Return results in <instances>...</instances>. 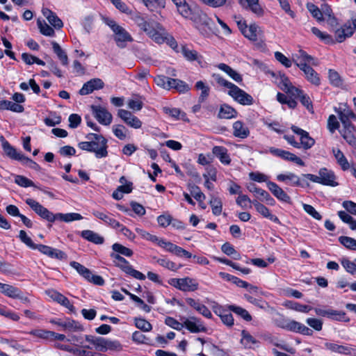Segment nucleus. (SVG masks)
Masks as SVG:
<instances>
[{"label": "nucleus", "instance_id": "obj_1", "mask_svg": "<svg viewBox=\"0 0 356 356\" xmlns=\"http://www.w3.org/2000/svg\"><path fill=\"white\" fill-rule=\"evenodd\" d=\"M177 12L184 19L191 20L195 28L205 38L217 35L218 29L214 22L195 4L190 5L186 0H172Z\"/></svg>", "mask_w": 356, "mask_h": 356}, {"label": "nucleus", "instance_id": "obj_2", "mask_svg": "<svg viewBox=\"0 0 356 356\" xmlns=\"http://www.w3.org/2000/svg\"><path fill=\"white\" fill-rule=\"evenodd\" d=\"M212 78L220 86L228 88V95L240 104L251 105L253 104V98L251 95L235 84L224 79L220 74H213Z\"/></svg>", "mask_w": 356, "mask_h": 356}, {"label": "nucleus", "instance_id": "obj_3", "mask_svg": "<svg viewBox=\"0 0 356 356\" xmlns=\"http://www.w3.org/2000/svg\"><path fill=\"white\" fill-rule=\"evenodd\" d=\"M95 138L90 141L80 142L78 146L82 150L94 152L97 159L106 157L107 140L103 135H95Z\"/></svg>", "mask_w": 356, "mask_h": 356}, {"label": "nucleus", "instance_id": "obj_4", "mask_svg": "<svg viewBox=\"0 0 356 356\" xmlns=\"http://www.w3.org/2000/svg\"><path fill=\"white\" fill-rule=\"evenodd\" d=\"M102 21L113 31V39L118 47L124 48L127 42L134 40L131 34L114 19L107 17H102Z\"/></svg>", "mask_w": 356, "mask_h": 356}, {"label": "nucleus", "instance_id": "obj_5", "mask_svg": "<svg viewBox=\"0 0 356 356\" xmlns=\"http://www.w3.org/2000/svg\"><path fill=\"white\" fill-rule=\"evenodd\" d=\"M302 176L313 183H316L323 186L336 187L339 185L337 177L334 172L327 168L319 169L318 175L302 174Z\"/></svg>", "mask_w": 356, "mask_h": 356}, {"label": "nucleus", "instance_id": "obj_6", "mask_svg": "<svg viewBox=\"0 0 356 356\" xmlns=\"http://www.w3.org/2000/svg\"><path fill=\"white\" fill-rule=\"evenodd\" d=\"M85 339L92 344L96 350L101 352L120 350L122 349L120 343L117 340H111L92 335H86Z\"/></svg>", "mask_w": 356, "mask_h": 356}, {"label": "nucleus", "instance_id": "obj_7", "mask_svg": "<svg viewBox=\"0 0 356 356\" xmlns=\"http://www.w3.org/2000/svg\"><path fill=\"white\" fill-rule=\"evenodd\" d=\"M276 325L283 329L289 331L298 332L303 335L311 336L313 332L304 324L293 320L280 318L276 321Z\"/></svg>", "mask_w": 356, "mask_h": 356}, {"label": "nucleus", "instance_id": "obj_8", "mask_svg": "<svg viewBox=\"0 0 356 356\" xmlns=\"http://www.w3.org/2000/svg\"><path fill=\"white\" fill-rule=\"evenodd\" d=\"M168 284L184 292H193L199 289L197 280L190 277L171 278L168 280Z\"/></svg>", "mask_w": 356, "mask_h": 356}, {"label": "nucleus", "instance_id": "obj_9", "mask_svg": "<svg viewBox=\"0 0 356 356\" xmlns=\"http://www.w3.org/2000/svg\"><path fill=\"white\" fill-rule=\"evenodd\" d=\"M339 120L342 124L345 134H353L356 131V115L349 108H339L338 111Z\"/></svg>", "mask_w": 356, "mask_h": 356}, {"label": "nucleus", "instance_id": "obj_10", "mask_svg": "<svg viewBox=\"0 0 356 356\" xmlns=\"http://www.w3.org/2000/svg\"><path fill=\"white\" fill-rule=\"evenodd\" d=\"M289 144L298 149H308L315 143V140L309 135H284Z\"/></svg>", "mask_w": 356, "mask_h": 356}, {"label": "nucleus", "instance_id": "obj_11", "mask_svg": "<svg viewBox=\"0 0 356 356\" xmlns=\"http://www.w3.org/2000/svg\"><path fill=\"white\" fill-rule=\"evenodd\" d=\"M316 315L327 317L334 321H343L346 314L342 311H337L329 307H316L314 309Z\"/></svg>", "mask_w": 356, "mask_h": 356}, {"label": "nucleus", "instance_id": "obj_12", "mask_svg": "<svg viewBox=\"0 0 356 356\" xmlns=\"http://www.w3.org/2000/svg\"><path fill=\"white\" fill-rule=\"evenodd\" d=\"M276 179L278 181L284 182L291 186H304L305 184L301 181L300 177L291 172H286L285 173L279 174L277 175ZM306 186L309 184L306 183Z\"/></svg>", "mask_w": 356, "mask_h": 356}, {"label": "nucleus", "instance_id": "obj_13", "mask_svg": "<svg viewBox=\"0 0 356 356\" xmlns=\"http://www.w3.org/2000/svg\"><path fill=\"white\" fill-rule=\"evenodd\" d=\"M326 349L336 353L356 356V346L351 345H340L333 342L325 343Z\"/></svg>", "mask_w": 356, "mask_h": 356}, {"label": "nucleus", "instance_id": "obj_14", "mask_svg": "<svg viewBox=\"0 0 356 356\" xmlns=\"http://www.w3.org/2000/svg\"><path fill=\"white\" fill-rule=\"evenodd\" d=\"M92 113L97 121L104 125H109L112 122V115L105 108L99 106H91Z\"/></svg>", "mask_w": 356, "mask_h": 356}, {"label": "nucleus", "instance_id": "obj_15", "mask_svg": "<svg viewBox=\"0 0 356 356\" xmlns=\"http://www.w3.org/2000/svg\"><path fill=\"white\" fill-rule=\"evenodd\" d=\"M50 323L61 327L63 331L76 332L82 330V326L76 321L72 319H51Z\"/></svg>", "mask_w": 356, "mask_h": 356}, {"label": "nucleus", "instance_id": "obj_16", "mask_svg": "<svg viewBox=\"0 0 356 356\" xmlns=\"http://www.w3.org/2000/svg\"><path fill=\"white\" fill-rule=\"evenodd\" d=\"M168 32L165 30L162 25L155 23V25L150 29L147 35L156 43H165V38Z\"/></svg>", "mask_w": 356, "mask_h": 356}, {"label": "nucleus", "instance_id": "obj_17", "mask_svg": "<svg viewBox=\"0 0 356 356\" xmlns=\"http://www.w3.org/2000/svg\"><path fill=\"white\" fill-rule=\"evenodd\" d=\"M118 115L120 117L127 125L135 129L140 128L142 125L141 121L136 116H134L130 111L124 109H119Z\"/></svg>", "mask_w": 356, "mask_h": 356}, {"label": "nucleus", "instance_id": "obj_18", "mask_svg": "<svg viewBox=\"0 0 356 356\" xmlns=\"http://www.w3.org/2000/svg\"><path fill=\"white\" fill-rule=\"evenodd\" d=\"M38 250L51 259L58 260H65L67 259V255L64 252L46 245L39 244Z\"/></svg>", "mask_w": 356, "mask_h": 356}, {"label": "nucleus", "instance_id": "obj_19", "mask_svg": "<svg viewBox=\"0 0 356 356\" xmlns=\"http://www.w3.org/2000/svg\"><path fill=\"white\" fill-rule=\"evenodd\" d=\"M184 327H186L192 333L205 332L207 330L202 322L195 317L184 318Z\"/></svg>", "mask_w": 356, "mask_h": 356}, {"label": "nucleus", "instance_id": "obj_20", "mask_svg": "<svg viewBox=\"0 0 356 356\" xmlns=\"http://www.w3.org/2000/svg\"><path fill=\"white\" fill-rule=\"evenodd\" d=\"M267 187L272 194L280 201L289 203L291 197L287 193L280 187L276 183L273 181L267 182Z\"/></svg>", "mask_w": 356, "mask_h": 356}, {"label": "nucleus", "instance_id": "obj_21", "mask_svg": "<svg viewBox=\"0 0 356 356\" xmlns=\"http://www.w3.org/2000/svg\"><path fill=\"white\" fill-rule=\"evenodd\" d=\"M104 83L100 79H92L88 82L85 83L83 87L79 90L81 95H86L92 93L95 90L103 88Z\"/></svg>", "mask_w": 356, "mask_h": 356}, {"label": "nucleus", "instance_id": "obj_22", "mask_svg": "<svg viewBox=\"0 0 356 356\" xmlns=\"http://www.w3.org/2000/svg\"><path fill=\"white\" fill-rule=\"evenodd\" d=\"M26 203L42 218L49 220L51 211L32 198L26 200Z\"/></svg>", "mask_w": 356, "mask_h": 356}, {"label": "nucleus", "instance_id": "obj_23", "mask_svg": "<svg viewBox=\"0 0 356 356\" xmlns=\"http://www.w3.org/2000/svg\"><path fill=\"white\" fill-rule=\"evenodd\" d=\"M252 204L254 207L255 210L264 218H268L275 223L280 224L279 218L276 216L272 214L268 208L265 205L257 200H253Z\"/></svg>", "mask_w": 356, "mask_h": 356}, {"label": "nucleus", "instance_id": "obj_24", "mask_svg": "<svg viewBox=\"0 0 356 356\" xmlns=\"http://www.w3.org/2000/svg\"><path fill=\"white\" fill-rule=\"evenodd\" d=\"M0 140L2 143V147L6 154L10 158L21 161L22 159H24V155L17 152L13 146H11L8 141L5 140L3 136L0 137Z\"/></svg>", "mask_w": 356, "mask_h": 356}, {"label": "nucleus", "instance_id": "obj_25", "mask_svg": "<svg viewBox=\"0 0 356 356\" xmlns=\"http://www.w3.org/2000/svg\"><path fill=\"white\" fill-rule=\"evenodd\" d=\"M186 302L195 309L197 312L207 318H211L212 314L209 309L199 300H196L192 298H187L185 300Z\"/></svg>", "mask_w": 356, "mask_h": 356}, {"label": "nucleus", "instance_id": "obj_26", "mask_svg": "<svg viewBox=\"0 0 356 356\" xmlns=\"http://www.w3.org/2000/svg\"><path fill=\"white\" fill-rule=\"evenodd\" d=\"M92 213L95 217L102 220L106 225L112 228L118 229L121 226V224L118 221L103 211L93 210Z\"/></svg>", "mask_w": 356, "mask_h": 356}, {"label": "nucleus", "instance_id": "obj_27", "mask_svg": "<svg viewBox=\"0 0 356 356\" xmlns=\"http://www.w3.org/2000/svg\"><path fill=\"white\" fill-rule=\"evenodd\" d=\"M42 15L47 18L49 24L56 29H60L63 26L62 20L57 15L49 8H44L42 10Z\"/></svg>", "mask_w": 356, "mask_h": 356}, {"label": "nucleus", "instance_id": "obj_28", "mask_svg": "<svg viewBox=\"0 0 356 356\" xmlns=\"http://www.w3.org/2000/svg\"><path fill=\"white\" fill-rule=\"evenodd\" d=\"M132 19L134 20L135 24L140 28V29L145 32L146 34L155 25V23L149 22L146 19V17H145L140 13L134 15Z\"/></svg>", "mask_w": 356, "mask_h": 356}, {"label": "nucleus", "instance_id": "obj_29", "mask_svg": "<svg viewBox=\"0 0 356 356\" xmlns=\"http://www.w3.org/2000/svg\"><path fill=\"white\" fill-rule=\"evenodd\" d=\"M4 295L11 298L19 299L23 303L29 302L28 297L19 289L10 284H8Z\"/></svg>", "mask_w": 356, "mask_h": 356}, {"label": "nucleus", "instance_id": "obj_30", "mask_svg": "<svg viewBox=\"0 0 356 356\" xmlns=\"http://www.w3.org/2000/svg\"><path fill=\"white\" fill-rule=\"evenodd\" d=\"M239 28L243 35L252 41L257 40V32L259 27L256 24H251L248 26L246 24H241L238 22Z\"/></svg>", "mask_w": 356, "mask_h": 356}, {"label": "nucleus", "instance_id": "obj_31", "mask_svg": "<svg viewBox=\"0 0 356 356\" xmlns=\"http://www.w3.org/2000/svg\"><path fill=\"white\" fill-rule=\"evenodd\" d=\"M332 153L337 164L343 171H346L352 168V165L348 162L347 158L339 149L333 148Z\"/></svg>", "mask_w": 356, "mask_h": 356}, {"label": "nucleus", "instance_id": "obj_32", "mask_svg": "<svg viewBox=\"0 0 356 356\" xmlns=\"http://www.w3.org/2000/svg\"><path fill=\"white\" fill-rule=\"evenodd\" d=\"M212 152L222 164L229 165L230 163L231 159L225 147L214 146L212 149Z\"/></svg>", "mask_w": 356, "mask_h": 356}, {"label": "nucleus", "instance_id": "obj_33", "mask_svg": "<svg viewBox=\"0 0 356 356\" xmlns=\"http://www.w3.org/2000/svg\"><path fill=\"white\" fill-rule=\"evenodd\" d=\"M81 236L84 239L95 244H102L104 241V238L99 234L88 229L82 231L81 232Z\"/></svg>", "mask_w": 356, "mask_h": 356}, {"label": "nucleus", "instance_id": "obj_34", "mask_svg": "<svg viewBox=\"0 0 356 356\" xmlns=\"http://www.w3.org/2000/svg\"><path fill=\"white\" fill-rule=\"evenodd\" d=\"M237 111L228 104H224L220 106L218 116L219 118L230 119L236 118Z\"/></svg>", "mask_w": 356, "mask_h": 356}, {"label": "nucleus", "instance_id": "obj_35", "mask_svg": "<svg viewBox=\"0 0 356 356\" xmlns=\"http://www.w3.org/2000/svg\"><path fill=\"white\" fill-rule=\"evenodd\" d=\"M257 343V341L248 332L242 331L241 343L245 348H254Z\"/></svg>", "mask_w": 356, "mask_h": 356}, {"label": "nucleus", "instance_id": "obj_36", "mask_svg": "<svg viewBox=\"0 0 356 356\" xmlns=\"http://www.w3.org/2000/svg\"><path fill=\"white\" fill-rule=\"evenodd\" d=\"M145 7L151 12H157L165 6V0H142Z\"/></svg>", "mask_w": 356, "mask_h": 356}, {"label": "nucleus", "instance_id": "obj_37", "mask_svg": "<svg viewBox=\"0 0 356 356\" xmlns=\"http://www.w3.org/2000/svg\"><path fill=\"white\" fill-rule=\"evenodd\" d=\"M218 68L228 74L234 81L241 83L243 81L242 76L236 70L225 63L218 65Z\"/></svg>", "mask_w": 356, "mask_h": 356}, {"label": "nucleus", "instance_id": "obj_38", "mask_svg": "<svg viewBox=\"0 0 356 356\" xmlns=\"http://www.w3.org/2000/svg\"><path fill=\"white\" fill-rule=\"evenodd\" d=\"M240 4L243 7L248 8L257 15H261L263 14V9L259 3V0H243L242 3H240Z\"/></svg>", "mask_w": 356, "mask_h": 356}, {"label": "nucleus", "instance_id": "obj_39", "mask_svg": "<svg viewBox=\"0 0 356 356\" xmlns=\"http://www.w3.org/2000/svg\"><path fill=\"white\" fill-rule=\"evenodd\" d=\"M1 110H10L16 113H22L24 111L23 106L8 100L0 101Z\"/></svg>", "mask_w": 356, "mask_h": 356}, {"label": "nucleus", "instance_id": "obj_40", "mask_svg": "<svg viewBox=\"0 0 356 356\" xmlns=\"http://www.w3.org/2000/svg\"><path fill=\"white\" fill-rule=\"evenodd\" d=\"M171 89H175L179 92L184 93L190 90V87L187 83L180 79H171L169 90Z\"/></svg>", "mask_w": 356, "mask_h": 356}, {"label": "nucleus", "instance_id": "obj_41", "mask_svg": "<svg viewBox=\"0 0 356 356\" xmlns=\"http://www.w3.org/2000/svg\"><path fill=\"white\" fill-rule=\"evenodd\" d=\"M54 52L63 65L68 64V57L66 52L60 47L58 43L55 41L51 42Z\"/></svg>", "mask_w": 356, "mask_h": 356}, {"label": "nucleus", "instance_id": "obj_42", "mask_svg": "<svg viewBox=\"0 0 356 356\" xmlns=\"http://www.w3.org/2000/svg\"><path fill=\"white\" fill-rule=\"evenodd\" d=\"M18 237L22 243H24L27 247L32 250H38L39 245L33 243L31 237H29L24 230H20Z\"/></svg>", "mask_w": 356, "mask_h": 356}, {"label": "nucleus", "instance_id": "obj_43", "mask_svg": "<svg viewBox=\"0 0 356 356\" xmlns=\"http://www.w3.org/2000/svg\"><path fill=\"white\" fill-rule=\"evenodd\" d=\"M195 88L201 90V94L199 97V101L204 102L209 95L210 88L202 81H198L195 85Z\"/></svg>", "mask_w": 356, "mask_h": 356}, {"label": "nucleus", "instance_id": "obj_44", "mask_svg": "<svg viewBox=\"0 0 356 356\" xmlns=\"http://www.w3.org/2000/svg\"><path fill=\"white\" fill-rule=\"evenodd\" d=\"M286 306H287L290 309H293L296 312L305 313V314L308 313L309 311H311L312 309V307L309 305H302L298 302H293V301H288L286 303Z\"/></svg>", "mask_w": 356, "mask_h": 356}, {"label": "nucleus", "instance_id": "obj_45", "mask_svg": "<svg viewBox=\"0 0 356 356\" xmlns=\"http://www.w3.org/2000/svg\"><path fill=\"white\" fill-rule=\"evenodd\" d=\"M158 264L161 266L163 268H165L172 271H177L181 268V265H177L175 262L166 259V258H159L156 260Z\"/></svg>", "mask_w": 356, "mask_h": 356}, {"label": "nucleus", "instance_id": "obj_46", "mask_svg": "<svg viewBox=\"0 0 356 356\" xmlns=\"http://www.w3.org/2000/svg\"><path fill=\"white\" fill-rule=\"evenodd\" d=\"M306 79L308 81L315 86H319L321 83L318 74L311 67L307 68V71L305 73Z\"/></svg>", "mask_w": 356, "mask_h": 356}, {"label": "nucleus", "instance_id": "obj_47", "mask_svg": "<svg viewBox=\"0 0 356 356\" xmlns=\"http://www.w3.org/2000/svg\"><path fill=\"white\" fill-rule=\"evenodd\" d=\"M328 77L330 83L335 87H341L343 85V80L339 73L334 70H329Z\"/></svg>", "mask_w": 356, "mask_h": 356}, {"label": "nucleus", "instance_id": "obj_48", "mask_svg": "<svg viewBox=\"0 0 356 356\" xmlns=\"http://www.w3.org/2000/svg\"><path fill=\"white\" fill-rule=\"evenodd\" d=\"M37 24L38 29H40V32L46 36L52 37L55 35L54 30L48 25L44 21L38 20Z\"/></svg>", "mask_w": 356, "mask_h": 356}, {"label": "nucleus", "instance_id": "obj_49", "mask_svg": "<svg viewBox=\"0 0 356 356\" xmlns=\"http://www.w3.org/2000/svg\"><path fill=\"white\" fill-rule=\"evenodd\" d=\"M229 310L242 317L244 320L250 321L252 319L250 314L245 309L236 305H229Z\"/></svg>", "mask_w": 356, "mask_h": 356}, {"label": "nucleus", "instance_id": "obj_50", "mask_svg": "<svg viewBox=\"0 0 356 356\" xmlns=\"http://www.w3.org/2000/svg\"><path fill=\"white\" fill-rule=\"evenodd\" d=\"M136 232L143 239L149 241L158 245L160 238L157 237L156 236L153 235L146 232L145 230L138 227L136 228Z\"/></svg>", "mask_w": 356, "mask_h": 356}, {"label": "nucleus", "instance_id": "obj_51", "mask_svg": "<svg viewBox=\"0 0 356 356\" xmlns=\"http://www.w3.org/2000/svg\"><path fill=\"white\" fill-rule=\"evenodd\" d=\"M339 241L347 249L356 251V239L342 236L339 238Z\"/></svg>", "mask_w": 356, "mask_h": 356}, {"label": "nucleus", "instance_id": "obj_52", "mask_svg": "<svg viewBox=\"0 0 356 356\" xmlns=\"http://www.w3.org/2000/svg\"><path fill=\"white\" fill-rule=\"evenodd\" d=\"M188 189L191 194L198 202L204 201L206 198L204 194L201 191L200 188L195 184H189Z\"/></svg>", "mask_w": 356, "mask_h": 356}, {"label": "nucleus", "instance_id": "obj_53", "mask_svg": "<svg viewBox=\"0 0 356 356\" xmlns=\"http://www.w3.org/2000/svg\"><path fill=\"white\" fill-rule=\"evenodd\" d=\"M70 266L74 268L79 275L83 276L86 280L89 277L91 271L76 261H72Z\"/></svg>", "mask_w": 356, "mask_h": 356}, {"label": "nucleus", "instance_id": "obj_54", "mask_svg": "<svg viewBox=\"0 0 356 356\" xmlns=\"http://www.w3.org/2000/svg\"><path fill=\"white\" fill-rule=\"evenodd\" d=\"M212 212L215 216H219L222 213V203L220 198L213 197L210 200Z\"/></svg>", "mask_w": 356, "mask_h": 356}, {"label": "nucleus", "instance_id": "obj_55", "mask_svg": "<svg viewBox=\"0 0 356 356\" xmlns=\"http://www.w3.org/2000/svg\"><path fill=\"white\" fill-rule=\"evenodd\" d=\"M143 106V102L142 100V97L140 96H136L135 98L129 99L128 101V107L129 108L134 111H138L142 109Z\"/></svg>", "mask_w": 356, "mask_h": 356}, {"label": "nucleus", "instance_id": "obj_56", "mask_svg": "<svg viewBox=\"0 0 356 356\" xmlns=\"http://www.w3.org/2000/svg\"><path fill=\"white\" fill-rule=\"evenodd\" d=\"M163 110L165 113L176 120L184 119L185 116L184 113L176 108L163 107Z\"/></svg>", "mask_w": 356, "mask_h": 356}, {"label": "nucleus", "instance_id": "obj_57", "mask_svg": "<svg viewBox=\"0 0 356 356\" xmlns=\"http://www.w3.org/2000/svg\"><path fill=\"white\" fill-rule=\"evenodd\" d=\"M181 51L186 60L194 61L197 59L198 54L195 50L191 49L186 46H182Z\"/></svg>", "mask_w": 356, "mask_h": 356}, {"label": "nucleus", "instance_id": "obj_58", "mask_svg": "<svg viewBox=\"0 0 356 356\" xmlns=\"http://www.w3.org/2000/svg\"><path fill=\"white\" fill-rule=\"evenodd\" d=\"M249 178L252 181L259 183L266 182L267 184V182L270 181L268 175L258 171L250 172Z\"/></svg>", "mask_w": 356, "mask_h": 356}, {"label": "nucleus", "instance_id": "obj_59", "mask_svg": "<svg viewBox=\"0 0 356 356\" xmlns=\"http://www.w3.org/2000/svg\"><path fill=\"white\" fill-rule=\"evenodd\" d=\"M312 32L314 35H315L316 37L319 38L321 40L324 41L327 44L333 42L332 38L330 35L321 31L316 27H312Z\"/></svg>", "mask_w": 356, "mask_h": 356}, {"label": "nucleus", "instance_id": "obj_60", "mask_svg": "<svg viewBox=\"0 0 356 356\" xmlns=\"http://www.w3.org/2000/svg\"><path fill=\"white\" fill-rule=\"evenodd\" d=\"M14 181L18 186L24 188L34 186V183L31 179L22 175H15Z\"/></svg>", "mask_w": 356, "mask_h": 356}, {"label": "nucleus", "instance_id": "obj_61", "mask_svg": "<svg viewBox=\"0 0 356 356\" xmlns=\"http://www.w3.org/2000/svg\"><path fill=\"white\" fill-rule=\"evenodd\" d=\"M111 257L117 261V262H115V266L119 267L124 272L125 267L130 266L129 262L124 257H121L119 254L111 253Z\"/></svg>", "mask_w": 356, "mask_h": 356}, {"label": "nucleus", "instance_id": "obj_62", "mask_svg": "<svg viewBox=\"0 0 356 356\" xmlns=\"http://www.w3.org/2000/svg\"><path fill=\"white\" fill-rule=\"evenodd\" d=\"M171 79L164 75H158L154 78V81L158 86L169 90Z\"/></svg>", "mask_w": 356, "mask_h": 356}, {"label": "nucleus", "instance_id": "obj_63", "mask_svg": "<svg viewBox=\"0 0 356 356\" xmlns=\"http://www.w3.org/2000/svg\"><path fill=\"white\" fill-rule=\"evenodd\" d=\"M112 249L114 252L121 254L126 257H131L133 254V251L120 243H114L112 245Z\"/></svg>", "mask_w": 356, "mask_h": 356}, {"label": "nucleus", "instance_id": "obj_64", "mask_svg": "<svg viewBox=\"0 0 356 356\" xmlns=\"http://www.w3.org/2000/svg\"><path fill=\"white\" fill-rule=\"evenodd\" d=\"M341 265L348 273L355 275H356V262L351 261L348 259H343L341 260Z\"/></svg>", "mask_w": 356, "mask_h": 356}]
</instances>
